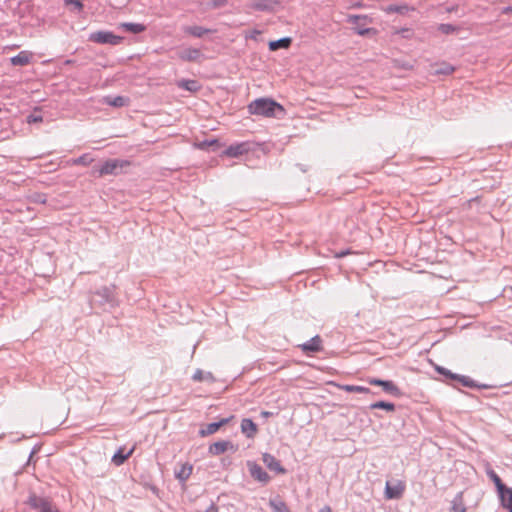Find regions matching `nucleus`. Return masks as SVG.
<instances>
[{
  "instance_id": "nucleus-1",
  "label": "nucleus",
  "mask_w": 512,
  "mask_h": 512,
  "mask_svg": "<svg viewBox=\"0 0 512 512\" xmlns=\"http://www.w3.org/2000/svg\"><path fill=\"white\" fill-rule=\"evenodd\" d=\"M247 108L250 114L264 117H278L285 112L283 106L271 98L255 99Z\"/></svg>"
},
{
  "instance_id": "nucleus-2",
  "label": "nucleus",
  "mask_w": 512,
  "mask_h": 512,
  "mask_svg": "<svg viewBox=\"0 0 512 512\" xmlns=\"http://www.w3.org/2000/svg\"><path fill=\"white\" fill-rule=\"evenodd\" d=\"M129 162L120 159H108L101 165H95L92 168V174L97 177L106 175H118L123 167L128 166Z\"/></svg>"
},
{
  "instance_id": "nucleus-3",
  "label": "nucleus",
  "mask_w": 512,
  "mask_h": 512,
  "mask_svg": "<svg viewBox=\"0 0 512 512\" xmlns=\"http://www.w3.org/2000/svg\"><path fill=\"white\" fill-rule=\"evenodd\" d=\"M25 503L31 508L39 510V512H60L53 506L49 498L38 496L35 493H30Z\"/></svg>"
},
{
  "instance_id": "nucleus-4",
  "label": "nucleus",
  "mask_w": 512,
  "mask_h": 512,
  "mask_svg": "<svg viewBox=\"0 0 512 512\" xmlns=\"http://www.w3.org/2000/svg\"><path fill=\"white\" fill-rule=\"evenodd\" d=\"M347 21L355 25L354 30L360 36H365L370 33L376 34L374 28L365 27L367 24L372 23V18L367 15H349Z\"/></svg>"
},
{
  "instance_id": "nucleus-5",
  "label": "nucleus",
  "mask_w": 512,
  "mask_h": 512,
  "mask_svg": "<svg viewBox=\"0 0 512 512\" xmlns=\"http://www.w3.org/2000/svg\"><path fill=\"white\" fill-rule=\"evenodd\" d=\"M89 41L97 44L118 45L122 42L123 37L115 35L111 31H96L89 35Z\"/></svg>"
},
{
  "instance_id": "nucleus-6",
  "label": "nucleus",
  "mask_w": 512,
  "mask_h": 512,
  "mask_svg": "<svg viewBox=\"0 0 512 512\" xmlns=\"http://www.w3.org/2000/svg\"><path fill=\"white\" fill-rule=\"evenodd\" d=\"M367 381L370 385L382 387L383 391L389 395L394 397H400L402 395L400 388L391 380L368 378Z\"/></svg>"
},
{
  "instance_id": "nucleus-7",
  "label": "nucleus",
  "mask_w": 512,
  "mask_h": 512,
  "mask_svg": "<svg viewBox=\"0 0 512 512\" xmlns=\"http://www.w3.org/2000/svg\"><path fill=\"white\" fill-rule=\"evenodd\" d=\"M247 467L250 473V476L260 482L262 485H266L270 482L271 477L269 474L256 462L247 461Z\"/></svg>"
},
{
  "instance_id": "nucleus-8",
  "label": "nucleus",
  "mask_w": 512,
  "mask_h": 512,
  "mask_svg": "<svg viewBox=\"0 0 512 512\" xmlns=\"http://www.w3.org/2000/svg\"><path fill=\"white\" fill-rule=\"evenodd\" d=\"M95 296L99 297V300L97 301L100 305H109L110 307H114L117 304L113 289L110 287H101L95 292Z\"/></svg>"
},
{
  "instance_id": "nucleus-9",
  "label": "nucleus",
  "mask_w": 512,
  "mask_h": 512,
  "mask_svg": "<svg viewBox=\"0 0 512 512\" xmlns=\"http://www.w3.org/2000/svg\"><path fill=\"white\" fill-rule=\"evenodd\" d=\"M178 58L185 62H199L203 54L198 48L188 47L178 52Z\"/></svg>"
},
{
  "instance_id": "nucleus-10",
  "label": "nucleus",
  "mask_w": 512,
  "mask_h": 512,
  "mask_svg": "<svg viewBox=\"0 0 512 512\" xmlns=\"http://www.w3.org/2000/svg\"><path fill=\"white\" fill-rule=\"evenodd\" d=\"M262 461L266 467L277 474H286L287 470L281 465L280 461L270 453L262 454Z\"/></svg>"
},
{
  "instance_id": "nucleus-11",
  "label": "nucleus",
  "mask_w": 512,
  "mask_h": 512,
  "mask_svg": "<svg viewBox=\"0 0 512 512\" xmlns=\"http://www.w3.org/2000/svg\"><path fill=\"white\" fill-rule=\"evenodd\" d=\"M300 347L307 354L319 352L322 350V339L319 335H316Z\"/></svg>"
},
{
  "instance_id": "nucleus-12",
  "label": "nucleus",
  "mask_w": 512,
  "mask_h": 512,
  "mask_svg": "<svg viewBox=\"0 0 512 512\" xmlns=\"http://www.w3.org/2000/svg\"><path fill=\"white\" fill-rule=\"evenodd\" d=\"M228 449L236 451V448L230 441H217L209 446V453L212 455H220L226 452Z\"/></svg>"
},
{
  "instance_id": "nucleus-13",
  "label": "nucleus",
  "mask_w": 512,
  "mask_h": 512,
  "mask_svg": "<svg viewBox=\"0 0 512 512\" xmlns=\"http://www.w3.org/2000/svg\"><path fill=\"white\" fill-rule=\"evenodd\" d=\"M192 471H193V465L186 462L184 464H181L179 469L175 470L174 475H175V478L180 483H185L191 476Z\"/></svg>"
},
{
  "instance_id": "nucleus-14",
  "label": "nucleus",
  "mask_w": 512,
  "mask_h": 512,
  "mask_svg": "<svg viewBox=\"0 0 512 512\" xmlns=\"http://www.w3.org/2000/svg\"><path fill=\"white\" fill-rule=\"evenodd\" d=\"M182 31L185 34L190 35V36L195 37V38H202L206 34H209V33L213 32L211 29L204 28L202 26H197V25L183 26L182 27Z\"/></svg>"
},
{
  "instance_id": "nucleus-15",
  "label": "nucleus",
  "mask_w": 512,
  "mask_h": 512,
  "mask_svg": "<svg viewBox=\"0 0 512 512\" xmlns=\"http://www.w3.org/2000/svg\"><path fill=\"white\" fill-rule=\"evenodd\" d=\"M241 432L247 438H254L258 432V427L251 419L244 418L241 421Z\"/></svg>"
},
{
  "instance_id": "nucleus-16",
  "label": "nucleus",
  "mask_w": 512,
  "mask_h": 512,
  "mask_svg": "<svg viewBox=\"0 0 512 512\" xmlns=\"http://www.w3.org/2000/svg\"><path fill=\"white\" fill-rule=\"evenodd\" d=\"M229 421V418H224V419H221L220 421L218 422H212V423H209L206 425L205 428L201 429L199 431V434L202 436V437H205V436H209V435H212L214 434L215 432H217L222 426H224L225 424H227Z\"/></svg>"
},
{
  "instance_id": "nucleus-17",
  "label": "nucleus",
  "mask_w": 512,
  "mask_h": 512,
  "mask_svg": "<svg viewBox=\"0 0 512 512\" xmlns=\"http://www.w3.org/2000/svg\"><path fill=\"white\" fill-rule=\"evenodd\" d=\"M276 4L275 0H254L251 7L257 11H272Z\"/></svg>"
},
{
  "instance_id": "nucleus-18",
  "label": "nucleus",
  "mask_w": 512,
  "mask_h": 512,
  "mask_svg": "<svg viewBox=\"0 0 512 512\" xmlns=\"http://www.w3.org/2000/svg\"><path fill=\"white\" fill-rule=\"evenodd\" d=\"M248 151L246 143H239L235 145H230L224 152L225 155L229 157H238L243 155Z\"/></svg>"
},
{
  "instance_id": "nucleus-19",
  "label": "nucleus",
  "mask_w": 512,
  "mask_h": 512,
  "mask_svg": "<svg viewBox=\"0 0 512 512\" xmlns=\"http://www.w3.org/2000/svg\"><path fill=\"white\" fill-rule=\"evenodd\" d=\"M177 86L189 92H197L201 88L199 82L193 79H181L177 82Z\"/></svg>"
},
{
  "instance_id": "nucleus-20",
  "label": "nucleus",
  "mask_w": 512,
  "mask_h": 512,
  "mask_svg": "<svg viewBox=\"0 0 512 512\" xmlns=\"http://www.w3.org/2000/svg\"><path fill=\"white\" fill-rule=\"evenodd\" d=\"M134 448L130 449L128 452H125V448H119L116 453L112 457V462L116 466L122 465L133 453Z\"/></svg>"
},
{
  "instance_id": "nucleus-21",
  "label": "nucleus",
  "mask_w": 512,
  "mask_h": 512,
  "mask_svg": "<svg viewBox=\"0 0 512 512\" xmlns=\"http://www.w3.org/2000/svg\"><path fill=\"white\" fill-rule=\"evenodd\" d=\"M501 505L509 509V512H512V489L505 487L502 489V493H499Z\"/></svg>"
},
{
  "instance_id": "nucleus-22",
  "label": "nucleus",
  "mask_w": 512,
  "mask_h": 512,
  "mask_svg": "<svg viewBox=\"0 0 512 512\" xmlns=\"http://www.w3.org/2000/svg\"><path fill=\"white\" fill-rule=\"evenodd\" d=\"M104 103L113 107H124L129 104V98L124 96H107L104 98Z\"/></svg>"
},
{
  "instance_id": "nucleus-23",
  "label": "nucleus",
  "mask_w": 512,
  "mask_h": 512,
  "mask_svg": "<svg viewBox=\"0 0 512 512\" xmlns=\"http://www.w3.org/2000/svg\"><path fill=\"white\" fill-rule=\"evenodd\" d=\"M451 512H466V506L464 504L463 492H459L451 502Z\"/></svg>"
},
{
  "instance_id": "nucleus-24",
  "label": "nucleus",
  "mask_w": 512,
  "mask_h": 512,
  "mask_svg": "<svg viewBox=\"0 0 512 512\" xmlns=\"http://www.w3.org/2000/svg\"><path fill=\"white\" fill-rule=\"evenodd\" d=\"M10 61L14 66H25L30 62V53L27 51H21L18 55L12 57Z\"/></svg>"
},
{
  "instance_id": "nucleus-25",
  "label": "nucleus",
  "mask_w": 512,
  "mask_h": 512,
  "mask_svg": "<svg viewBox=\"0 0 512 512\" xmlns=\"http://www.w3.org/2000/svg\"><path fill=\"white\" fill-rule=\"evenodd\" d=\"M380 9L387 14H391V13L405 14L408 11L413 10V8H410L408 5H405V4H403V5L392 4L387 7H381Z\"/></svg>"
},
{
  "instance_id": "nucleus-26",
  "label": "nucleus",
  "mask_w": 512,
  "mask_h": 512,
  "mask_svg": "<svg viewBox=\"0 0 512 512\" xmlns=\"http://www.w3.org/2000/svg\"><path fill=\"white\" fill-rule=\"evenodd\" d=\"M120 27L123 28L125 31L133 33V34H139L146 30V26L141 23L125 22V23H121Z\"/></svg>"
},
{
  "instance_id": "nucleus-27",
  "label": "nucleus",
  "mask_w": 512,
  "mask_h": 512,
  "mask_svg": "<svg viewBox=\"0 0 512 512\" xmlns=\"http://www.w3.org/2000/svg\"><path fill=\"white\" fill-rule=\"evenodd\" d=\"M291 42L292 40L289 37H284L275 41H271L269 43V49L271 51H276L278 49H287L290 47Z\"/></svg>"
},
{
  "instance_id": "nucleus-28",
  "label": "nucleus",
  "mask_w": 512,
  "mask_h": 512,
  "mask_svg": "<svg viewBox=\"0 0 512 512\" xmlns=\"http://www.w3.org/2000/svg\"><path fill=\"white\" fill-rule=\"evenodd\" d=\"M403 489L398 486H390L389 482L386 483L385 495L387 499H397L402 495Z\"/></svg>"
},
{
  "instance_id": "nucleus-29",
  "label": "nucleus",
  "mask_w": 512,
  "mask_h": 512,
  "mask_svg": "<svg viewBox=\"0 0 512 512\" xmlns=\"http://www.w3.org/2000/svg\"><path fill=\"white\" fill-rule=\"evenodd\" d=\"M192 379L196 382L214 381V376L211 372H204L201 369H197L193 374Z\"/></svg>"
},
{
  "instance_id": "nucleus-30",
  "label": "nucleus",
  "mask_w": 512,
  "mask_h": 512,
  "mask_svg": "<svg viewBox=\"0 0 512 512\" xmlns=\"http://www.w3.org/2000/svg\"><path fill=\"white\" fill-rule=\"evenodd\" d=\"M269 505L274 512H290L286 503L280 499H271Z\"/></svg>"
},
{
  "instance_id": "nucleus-31",
  "label": "nucleus",
  "mask_w": 512,
  "mask_h": 512,
  "mask_svg": "<svg viewBox=\"0 0 512 512\" xmlns=\"http://www.w3.org/2000/svg\"><path fill=\"white\" fill-rule=\"evenodd\" d=\"M486 473L487 476L494 482L498 493H502V489H504L506 486L503 484L497 473L493 469H487Z\"/></svg>"
},
{
  "instance_id": "nucleus-32",
  "label": "nucleus",
  "mask_w": 512,
  "mask_h": 512,
  "mask_svg": "<svg viewBox=\"0 0 512 512\" xmlns=\"http://www.w3.org/2000/svg\"><path fill=\"white\" fill-rule=\"evenodd\" d=\"M369 408L371 410H374V409H384L386 411H389V412H393L395 411V404L394 403H391V402H386V401H378V402H375V403H372Z\"/></svg>"
},
{
  "instance_id": "nucleus-33",
  "label": "nucleus",
  "mask_w": 512,
  "mask_h": 512,
  "mask_svg": "<svg viewBox=\"0 0 512 512\" xmlns=\"http://www.w3.org/2000/svg\"><path fill=\"white\" fill-rule=\"evenodd\" d=\"M342 389L344 391L350 392V393H366V394L372 393L373 394V392L369 388L364 387V386H359V385H343Z\"/></svg>"
},
{
  "instance_id": "nucleus-34",
  "label": "nucleus",
  "mask_w": 512,
  "mask_h": 512,
  "mask_svg": "<svg viewBox=\"0 0 512 512\" xmlns=\"http://www.w3.org/2000/svg\"><path fill=\"white\" fill-rule=\"evenodd\" d=\"M456 382L460 383L462 386L464 387H469V388H475V387H479L474 380H472L470 377L468 376H464V375H459L458 374V378H456L455 380Z\"/></svg>"
},
{
  "instance_id": "nucleus-35",
  "label": "nucleus",
  "mask_w": 512,
  "mask_h": 512,
  "mask_svg": "<svg viewBox=\"0 0 512 512\" xmlns=\"http://www.w3.org/2000/svg\"><path fill=\"white\" fill-rule=\"evenodd\" d=\"M459 28L457 26H454L452 24L448 23H442L438 25V31H440L442 34L449 35L457 32Z\"/></svg>"
},
{
  "instance_id": "nucleus-36",
  "label": "nucleus",
  "mask_w": 512,
  "mask_h": 512,
  "mask_svg": "<svg viewBox=\"0 0 512 512\" xmlns=\"http://www.w3.org/2000/svg\"><path fill=\"white\" fill-rule=\"evenodd\" d=\"M454 67L450 64H447V63H442L439 68H436L434 70V73L439 75V74H443V75H450L454 72Z\"/></svg>"
},
{
  "instance_id": "nucleus-37",
  "label": "nucleus",
  "mask_w": 512,
  "mask_h": 512,
  "mask_svg": "<svg viewBox=\"0 0 512 512\" xmlns=\"http://www.w3.org/2000/svg\"><path fill=\"white\" fill-rule=\"evenodd\" d=\"M436 371L440 375L444 376L447 380L455 381L456 378H458V374L452 373L449 369L441 366H437Z\"/></svg>"
},
{
  "instance_id": "nucleus-38",
  "label": "nucleus",
  "mask_w": 512,
  "mask_h": 512,
  "mask_svg": "<svg viewBox=\"0 0 512 512\" xmlns=\"http://www.w3.org/2000/svg\"><path fill=\"white\" fill-rule=\"evenodd\" d=\"M65 6H71L74 12H82L84 5L81 0H64Z\"/></svg>"
},
{
  "instance_id": "nucleus-39",
  "label": "nucleus",
  "mask_w": 512,
  "mask_h": 512,
  "mask_svg": "<svg viewBox=\"0 0 512 512\" xmlns=\"http://www.w3.org/2000/svg\"><path fill=\"white\" fill-rule=\"evenodd\" d=\"M93 159L90 157L89 154H83L81 155L80 157H78L77 159H75L73 161V163L75 165H83V166H88L92 163Z\"/></svg>"
},
{
  "instance_id": "nucleus-40",
  "label": "nucleus",
  "mask_w": 512,
  "mask_h": 512,
  "mask_svg": "<svg viewBox=\"0 0 512 512\" xmlns=\"http://www.w3.org/2000/svg\"><path fill=\"white\" fill-rule=\"evenodd\" d=\"M43 121V117L40 115V114H30L28 117H27V122L29 124L31 123H39V122H42Z\"/></svg>"
},
{
  "instance_id": "nucleus-41",
  "label": "nucleus",
  "mask_w": 512,
  "mask_h": 512,
  "mask_svg": "<svg viewBox=\"0 0 512 512\" xmlns=\"http://www.w3.org/2000/svg\"><path fill=\"white\" fill-rule=\"evenodd\" d=\"M218 146V140L216 139H213V140H210V141H203L201 144H200V147L201 148H204V147H208V146Z\"/></svg>"
},
{
  "instance_id": "nucleus-42",
  "label": "nucleus",
  "mask_w": 512,
  "mask_h": 512,
  "mask_svg": "<svg viewBox=\"0 0 512 512\" xmlns=\"http://www.w3.org/2000/svg\"><path fill=\"white\" fill-rule=\"evenodd\" d=\"M205 512H218V507L214 503H211Z\"/></svg>"
},
{
  "instance_id": "nucleus-43",
  "label": "nucleus",
  "mask_w": 512,
  "mask_h": 512,
  "mask_svg": "<svg viewBox=\"0 0 512 512\" xmlns=\"http://www.w3.org/2000/svg\"><path fill=\"white\" fill-rule=\"evenodd\" d=\"M261 416L264 418H269V417L273 416V413L270 411H262Z\"/></svg>"
},
{
  "instance_id": "nucleus-44",
  "label": "nucleus",
  "mask_w": 512,
  "mask_h": 512,
  "mask_svg": "<svg viewBox=\"0 0 512 512\" xmlns=\"http://www.w3.org/2000/svg\"><path fill=\"white\" fill-rule=\"evenodd\" d=\"M399 33H401L404 37H407L408 34L410 33V29L408 28H403L399 31Z\"/></svg>"
},
{
  "instance_id": "nucleus-45",
  "label": "nucleus",
  "mask_w": 512,
  "mask_h": 512,
  "mask_svg": "<svg viewBox=\"0 0 512 512\" xmlns=\"http://www.w3.org/2000/svg\"><path fill=\"white\" fill-rule=\"evenodd\" d=\"M319 512H331V508L329 506H325L319 510Z\"/></svg>"
},
{
  "instance_id": "nucleus-46",
  "label": "nucleus",
  "mask_w": 512,
  "mask_h": 512,
  "mask_svg": "<svg viewBox=\"0 0 512 512\" xmlns=\"http://www.w3.org/2000/svg\"><path fill=\"white\" fill-rule=\"evenodd\" d=\"M347 254H349V251H342L340 253L337 254L338 257H344L346 256Z\"/></svg>"
},
{
  "instance_id": "nucleus-47",
  "label": "nucleus",
  "mask_w": 512,
  "mask_h": 512,
  "mask_svg": "<svg viewBox=\"0 0 512 512\" xmlns=\"http://www.w3.org/2000/svg\"><path fill=\"white\" fill-rule=\"evenodd\" d=\"M455 10V7H452V8H448V12H452Z\"/></svg>"
}]
</instances>
